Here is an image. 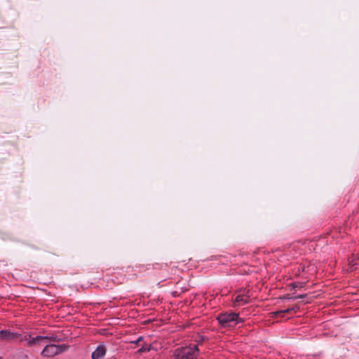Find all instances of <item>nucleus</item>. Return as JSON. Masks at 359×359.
<instances>
[{"label":"nucleus","instance_id":"nucleus-1","mask_svg":"<svg viewBox=\"0 0 359 359\" xmlns=\"http://www.w3.org/2000/svg\"><path fill=\"white\" fill-rule=\"evenodd\" d=\"M44 338L45 337L41 336H36L35 337L31 335L22 336L20 333L11 332L8 330L0 331V340L5 342L25 341V345L27 346H34L37 344H41Z\"/></svg>","mask_w":359,"mask_h":359},{"label":"nucleus","instance_id":"nucleus-2","mask_svg":"<svg viewBox=\"0 0 359 359\" xmlns=\"http://www.w3.org/2000/svg\"><path fill=\"white\" fill-rule=\"evenodd\" d=\"M199 352L197 345L183 346L173 351V357L175 359H197Z\"/></svg>","mask_w":359,"mask_h":359},{"label":"nucleus","instance_id":"nucleus-3","mask_svg":"<svg viewBox=\"0 0 359 359\" xmlns=\"http://www.w3.org/2000/svg\"><path fill=\"white\" fill-rule=\"evenodd\" d=\"M69 346L66 344L56 345L54 344H46L41 355L43 357H54L55 355H59L68 349Z\"/></svg>","mask_w":359,"mask_h":359},{"label":"nucleus","instance_id":"nucleus-4","mask_svg":"<svg viewBox=\"0 0 359 359\" xmlns=\"http://www.w3.org/2000/svg\"><path fill=\"white\" fill-rule=\"evenodd\" d=\"M217 320L224 327H233L239 322L238 314L233 312L220 313Z\"/></svg>","mask_w":359,"mask_h":359},{"label":"nucleus","instance_id":"nucleus-5","mask_svg":"<svg viewBox=\"0 0 359 359\" xmlns=\"http://www.w3.org/2000/svg\"><path fill=\"white\" fill-rule=\"evenodd\" d=\"M106 353V348L104 344H100L97 346L96 349L93 352L92 359H100Z\"/></svg>","mask_w":359,"mask_h":359},{"label":"nucleus","instance_id":"nucleus-6","mask_svg":"<svg viewBox=\"0 0 359 359\" xmlns=\"http://www.w3.org/2000/svg\"><path fill=\"white\" fill-rule=\"evenodd\" d=\"M250 296L245 293L238 294L234 300V303L238 305L245 304L249 302Z\"/></svg>","mask_w":359,"mask_h":359},{"label":"nucleus","instance_id":"nucleus-7","mask_svg":"<svg viewBox=\"0 0 359 359\" xmlns=\"http://www.w3.org/2000/svg\"><path fill=\"white\" fill-rule=\"evenodd\" d=\"M299 308L297 306H294V307L289 308V309H285V310L277 311L273 312L271 314L273 316L282 318V317L284 316L285 313H289L292 311H296Z\"/></svg>","mask_w":359,"mask_h":359},{"label":"nucleus","instance_id":"nucleus-8","mask_svg":"<svg viewBox=\"0 0 359 359\" xmlns=\"http://www.w3.org/2000/svg\"><path fill=\"white\" fill-rule=\"evenodd\" d=\"M45 338L43 340V341L41 343V344H36L35 346H41V345H44L45 344V341L46 340H49L50 341H59V339L57 338V336H55V335H51V336H44Z\"/></svg>","mask_w":359,"mask_h":359},{"label":"nucleus","instance_id":"nucleus-9","mask_svg":"<svg viewBox=\"0 0 359 359\" xmlns=\"http://www.w3.org/2000/svg\"><path fill=\"white\" fill-rule=\"evenodd\" d=\"M359 263V257H352L348 260V264L350 266L351 270H353V267L358 265Z\"/></svg>","mask_w":359,"mask_h":359},{"label":"nucleus","instance_id":"nucleus-10","mask_svg":"<svg viewBox=\"0 0 359 359\" xmlns=\"http://www.w3.org/2000/svg\"><path fill=\"white\" fill-rule=\"evenodd\" d=\"M13 359H29L27 354L22 351H19L14 357Z\"/></svg>","mask_w":359,"mask_h":359},{"label":"nucleus","instance_id":"nucleus-11","mask_svg":"<svg viewBox=\"0 0 359 359\" xmlns=\"http://www.w3.org/2000/svg\"><path fill=\"white\" fill-rule=\"evenodd\" d=\"M150 351V345H145L139 349L140 353L149 352Z\"/></svg>","mask_w":359,"mask_h":359},{"label":"nucleus","instance_id":"nucleus-12","mask_svg":"<svg viewBox=\"0 0 359 359\" xmlns=\"http://www.w3.org/2000/svg\"><path fill=\"white\" fill-rule=\"evenodd\" d=\"M306 297V294H300V295H298V296H296V297H286L287 299H302V298H304Z\"/></svg>","mask_w":359,"mask_h":359},{"label":"nucleus","instance_id":"nucleus-13","mask_svg":"<svg viewBox=\"0 0 359 359\" xmlns=\"http://www.w3.org/2000/svg\"><path fill=\"white\" fill-rule=\"evenodd\" d=\"M142 339H143V338H142V337H140L138 338V339L135 341V343H136V344L139 343L140 341H142Z\"/></svg>","mask_w":359,"mask_h":359}]
</instances>
